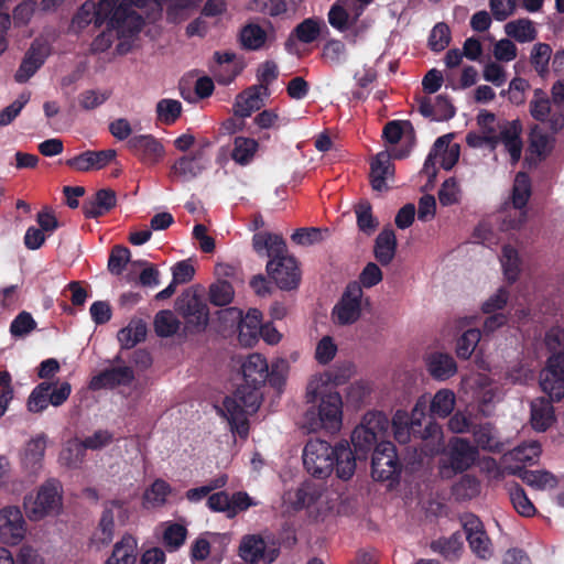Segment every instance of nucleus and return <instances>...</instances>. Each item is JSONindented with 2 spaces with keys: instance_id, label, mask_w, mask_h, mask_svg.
<instances>
[{
  "instance_id": "nucleus-1",
  "label": "nucleus",
  "mask_w": 564,
  "mask_h": 564,
  "mask_svg": "<svg viewBox=\"0 0 564 564\" xmlns=\"http://www.w3.org/2000/svg\"><path fill=\"white\" fill-rule=\"evenodd\" d=\"M243 384L232 397L224 400L219 412L230 425L232 433L246 438L249 432L247 416L257 412L261 403L260 388L269 378L267 358L258 352L246 356L240 362Z\"/></svg>"
},
{
  "instance_id": "nucleus-2",
  "label": "nucleus",
  "mask_w": 564,
  "mask_h": 564,
  "mask_svg": "<svg viewBox=\"0 0 564 564\" xmlns=\"http://www.w3.org/2000/svg\"><path fill=\"white\" fill-rule=\"evenodd\" d=\"M306 401L310 408L302 421V427L308 433L326 431L336 433L343 424V400L332 387L330 376H313L306 387Z\"/></svg>"
},
{
  "instance_id": "nucleus-3",
  "label": "nucleus",
  "mask_w": 564,
  "mask_h": 564,
  "mask_svg": "<svg viewBox=\"0 0 564 564\" xmlns=\"http://www.w3.org/2000/svg\"><path fill=\"white\" fill-rule=\"evenodd\" d=\"M303 464L317 478H326L335 469L340 479L347 480L356 470V457L346 441L335 446L319 438L308 441L303 449Z\"/></svg>"
},
{
  "instance_id": "nucleus-4",
  "label": "nucleus",
  "mask_w": 564,
  "mask_h": 564,
  "mask_svg": "<svg viewBox=\"0 0 564 564\" xmlns=\"http://www.w3.org/2000/svg\"><path fill=\"white\" fill-rule=\"evenodd\" d=\"M106 21L111 28H119L126 21L137 22V26L141 24V18L129 12L126 4L117 7V0H100L98 4L85 2L73 18L72 28L79 31L91 22L100 25Z\"/></svg>"
},
{
  "instance_id": "nucleus-5",
  "label": "nucleus",
  "mask_w": 564,
  "mask_h": 564,
  "mask_svg": "<svg viewBox=\"0 0 564 564\" xmlns=\"http://www.w3.org/2000/svg\"><path fill=\"white\" fill-rule=\"evenodd\" d=\"M477 124L480 132L499 140L510 155L512 164L517 163L522 153L521 124L518 120L496 122V116L488 110H480L477 115Z\"/></svg>"
},
{
  "instance_id": "nucleus-6",
  "label": "nucleus",
  "mask_w": 564,
  "mask_h": 564,
  "mask_svg": "<svg viewBox=\"0 0 564 564\" xmlns=\"http://www.w3.org/2000/svg\"><path fill=\"white\" fill-rule=\"evenodd\" d=\"M62 509V492L59 485L50 480L39 487L35 495L24 498V510L31 521H40L57 514Z\"/></svg>"
},
{
  "instance_id": "nucleus-7",
  "label": "nucleus",
  "mask_w": 564,
  "mask_h": 564,
  "mask_svg": "<svg viewBox=\"0 0 564 564\" xmlns=\"http://www.w3.org/2000/svg\"><path fill=\"white\" fill-rule=\"evenodd\" d=\"M390 422L380 412H368L364 415L359 425L351 434V443L355 448L361 452L370 451L375 445L387 442Z\"/></svg>"
},
{
  "instance_id": "nucleus-8",
  "label": "nucleus",
  "mask_w": 564,
  "mask_h": 564,
  "mask_svg": "<svg viewBox=\"0 0 564 564\" xmlns=\"http://www.w3.org/2000/svg\"><path fill=\"white\" fill-rule=\"evenodd\" d=\"M362 297L364 292L359 283H349L332 310V322L337 326L357 323L362 315Z\"/></svg>"
},
{
  "instance_id": "nucleus-9",
  "label": "nucleus",
  "mask_w": 564,
  "mask_h": 564,
  "mask_svg": "<svg viewBox=\"0 0 564 564\" xmlns=\"http://www.w3.org/2000/svg\"><path fill=\"white\" fill-rule=\"evenodd\" d=\"M362 6L349 0H337L329 9L328 23L339 32L350 31L354 37L366 31L367 24L360 21Z\"/></svg>"
},
{
  "instance_id": "nucleus-10",
  "label": "nucleus",
  "mask_w": 564,
  "mask_h": 564,
  "mask_svg": "<svg viewBox=\"0 0 564 564\" xmlns=\"http://www.w3.org/2000/svg\"><path fill=\"white\" fill-rule=\"evenodd\" d=\"M451 135H442L436 139L430 151L422 173H424L430 181L436 177V165L440 164L444 170H451L458 161L460 148L457 143L451 142Z\"/></svg>"
},
{
  "instance_id": "nucleus-11",
  "label": "nucleus",
  "mask_w": 564,
  "mask_h": 564,
  "mask_svg": "<svg viewBox=\"0 0 564 564\" xmlns=\"http://www.w3.org/2000/svg\"><path fill=\"white\" fill-rule=\"evenodd\" d=\"M176 310L185 319V332L198 333L206 328L209 319L207 304L195 293L185 292L176 301Z\"/></svg>"
},
{
  "instance_id": "nucleus-12",
  "label": "nucleus",
  "mask_w": 564,
  "mask_h": 564,
  "mask_svg": "<svg viewBox=\"0 0 564 564\" xmlns=\"http://www.w3.org/2000/svg\"><path fill=\"white\" fill-rule=\"evenodd\" d=\"M283 500L295 510L316 508L321 511L327 506L326 488L321 482L305 481L296 489L286 491Z\"/></svg>"
},
{
  "instance_id": "nucleus-13",
  "label": "nucleus",
  "mask_w": 564,
  "mask_h": 564,
  "mask_svg": "<svg viewBox=\"0 0 564 564\" xmlns=\"http://www.w3.org/2000/svg\"><path fill=\"white\" fill-rule=\"evenodd\" d=\"M531 116L541 122L547 123L553 132H557L564 128V105L552 100L540 89L533 94L530 101Z\"/></svg>"
},
{
  "instance_id": "nucleus-14",
  "label": "nucleus",
  "mask_w": 564,
  "mask_h": 564,
  "mask_svg": "<svg viewBox=\"0 0 564 564\" xmlns=\"http://www.w3.org/2000/svg\"><path fill=\"white\" fill-rule=\"evenodd\" d=\"M267 273L281 290H294L301 282L299 263L286 252L269 260Z\"/></svg>"
},
{
  "instance_id": "nucleus-15",
  "label": "nucleus",
  "mask_w": 564,
  "mask_h": 564,
  "mask_svg": "<svg viewBox=\"0 0 564 564\" xmlns=\"http://www.w3.org/2000/svg\"><path fill=\"white\" fill-rule=\"evenodd\" d=\"M72 387L68 382H63L52 389L50 382L37 384L28 399V410L32 413H41L51 404L53 406L62 405L69 397Z\"/></svg>"
},
{
  "instance_id": "nucleus-16",
  "label": "nucleus",
  "mask_w": 564,
  "mask_h": 564,
  "mask_svg": "<svg viewBox=\"0 0 564 564\" xmlns=\"http://www.w3.org/2000/svg\"><path fill=\"white\" fill-rule=\"evenodd\" d=\"M400 466L391 442H381L372 456L371 476L375 480L387 481L398 476Z\"/></svg>"
},
{
  "instance_id": "nucleus-17",
  "label": "nucleus",
  "mask_w": 564,
  "mask_h": 564,
  "mask_svg": "<svg viewBox=\"0 0 564 564\" xmlns=\"http://www.w3.org/2000/svg\"><path fill=\"white\" fill-rule=\"evenodd\" d=\"M26 532V524L21 510L14 506L0 509V541L4 544L20 543Z\"/></svg>"
},
{
  "instance_id": "nucleus-18",
  "label": "nucleus",
  "mask_w": 564,
  "mask_h": 564,
  "mask_svg": "<svg viewBox=\"0 0 564 564\" xmlns=\"http://www.w3.org/2000/svg\"><path fill=\"white\" fill-rule=\"evenodd\" d=\"M123 511V505L118 501L107 503L101 513L98 525L90 538V544L97 550L109 545L115 536V518Z\"/></svg>"
},
{
  "instance_id": "nucleus-19",
  "label": "nucleus",
  "mask_w": 564,
  "mask_h": 564,
  "mask_svg": "<svg viewBox=\"0 0 564 564\" xmlns=\"http://www.w3.org/2000/svg\"><path fill=\"white\" fill-rule=\"evenodd\" d=\"M540 384L550 398L560 400L564 397V354H554L549 358Z\"/></svg>"
},
{
  "instance_id": "nucleus-20",
  "label": "nucleus",
  "mask_w": 564,
  "mask_h": 564,
  "mask_svg": "<svg viewBox=\"0 0 564 564\" xmlns=\"http://www.w3.org/2000/svg\"><path fill=\"white\" fill-rule=\"evenodd\" d=\"M409 151H395L393 154L383 151L378 153L371 162L370 178L375 191L382 192L388 189V182L393 178L394 166L391 158L402 159Z\"/></svg>"
},
{
  "instance_id": "nucleus-21",
  "label": "nucleus",
  "mask_w": 564,
  "mask_h": 564,
  "mask_svg": "<svg viewBox=\"0 0 564 564\" xmlns=\"http://www.w3.org/2000/svg\"><path fill=\"white\" fill-rule=\"evenodd\" d=\"M425 404L424 400H419L411 413V419L409 414L404 410H398L392 417V427L394 433V438L401 443L406 444L411 438V429L415 425H421V420L425 415Z\"/></svg>"
},
{
  "instance_id": "nucleus-22",
  "label": "nucleus",
  "mask_w": 564,
  "mask_h": 564,
  "mask_svg": "<svg viewBox=\"0 0 564 564\" xmlns=\"http://www.w3.org/2000/svg\"><path fill=\"white\" fill-rule=\"evenodd\" d=\"M463 527L471 551L480 558L491 555V544L481 521L474 514L463 518Z\"/></svg>"
},
{
  "instance_id": "nucleus-23",
  "label": "nucleus",
  "mask_w": 564,
  "mask_h": 564,
  "mask_svg": "<svg viewBox=\"0 0 564 564\" xmlns=\"http://www.w3.org/2000/svg\"><path fill=\"white\" fill-rule=\"evenodd\" d=\"M129 147L145 164H156L165 155L164 145L151 134L135 135L129 140Z\"/></svg>"
},
{
  "instance_id": "nucleus-24",
  "label": "nucleus",
  "mask_w": 564,
  "mask_h": 564,
  "mask_svg": "<svg viewBox=\"0 0 564 564\" xmlns=\"http://www.w3.org/2000/svg\"><path fill=\"white\" fill-rule=\"evenodd\" d=\"M448 457L454 470L464 471L477 460L478 448L465 438L455 437L449 442Z\"/></svg>"
},
{
  "instance_id": "nucleus-25",
  "label": "nucleus",
  "mask_w": 564,
  "mask_h": 564,
  "mask_svg": "<svg viewBox=\"0 0 564 564\" xmlns=\"http://www.w3.org/2000/svg\"><path fill=\"white\" fill-rule=\"evenodd\" d=\"M265 94L267 89L262 85L251 86L238 94L232 106L235 117L240 119L250 117L252 112L263 106V96Z\"/></svg>"
},
{
  "instance_id": "nucleus-26",
  "label": "nucleus",
  "mask_w": 564,
  "mask_h": 564,
  "mask_svg": "<svg viewBox=\"0 0 564 564\" xmlns=\"http://www.w3.org/2000/svg\"><path fill=\"white\" fill-rule=\"evenodd\" d=\"M426 370L432 378L438 381H445L457 372L455 359L443 351H432L424 357Z\"/></svg>"
},
{
  "instance_id": "nucleus-27",
  "label": "nucleus",
  "mask_w": 564,
  "mask_h": 564,
  "mask_svg": "<svg viewBox=\"0 0 564 564\" xmlns=\"http://www.w3.org/2000/svg\"><path fill=\"white\" fill-rule=\"evenodd\" d=\"M112 149L102 151H86L67 161V165L79 172L100 170L107 166L116 158Z\"/></svg>"
},
{
  "instance_id": "nucleus-28",
  "label": "nucleus",
  "mask_w": 564,
  "mask_h": 564,
  "mask_svg": "<svg viewBox=\"0 0 564 564\" xmlns=\"http://www.w3.org/2000/svg\"><path fill=\"white\" fill-rule=\"evenodd\" d=\"M112 434L108 431L99 430L93 435L87 436L84 441L72 440L69 441L68 454L76 452V457L73 459L67 456L70 463H82L85 457L86 449L97 451L108 446L112 442Z\"/></svg>"
},
{
  "instance_id": "nucleus-29",
  "label": "nucleus",
  "mask_w": 564,
  "mask_h": 564,
  "mask_svg": "<svg viewBox=\"0 0 564 564\" xmlns=\"http://www.w3.org/2000/svg\"><path fill=\"white\" fill-rule=\"evenodd\" d=\"M134 378L133 370L128 366L106 369L90 380V388L99 390L104 388H115L117 386H127Z\"/></svg>"
},
{
  "instance_id": "nucleus-30",
  "label": "nucleus",
  "mask_w": 564,
  "mask_h": 564,
  "mask_svg": "<svg viewBox=\"0 0 564 564\" xmlns=\"http://www.w3.org/2000/svg\"><path fill=\"white\" fill-rule=\"evenodd\" d=\"M206 167L202 151L180 158L172 165V174L182 181L197 177Z\"/></svg>"
},
{
  "instance_id": "nucleus-31",
  "label": "nucleus",
  "mask_w": 564,
  "mask_h": 564,
  "mask_svg": "<svg viewBox=\"0 0 564 564\" xmlns=\"http://www.w3.org/2000/svg\"><path fill=\"white\" fill-rule=\"evenodd\" d=\"M138 540L133 535L126 533L113 545L110 556L104 564H135L137 562Z\"/></svg>"
},
{
  "instance_id": "nucleus-32",
  "label": "nucleus",
  "mask_w": 564,
  "mask_h": 564,
  "mask_svg": "<svg viewBox=\"0 0 564 564\" xmlns=\"http://www.w3.org/2000/svg\"><path fill=\"white\" fill-rule=\"evenodd\" d=\"M138 540L133 535L126 533L113 545L110 556L104 564H135L137 562Z\"/></svg>"
},
{
  "instance_id": "nucleus-33",
  "label": "nucleus",
  "mask_w": 564,
  "mask_h": 564,
  "mask_svg": "<svg viewBox=\"0 0 564 564\" xmlns=\"http://www.w3.org/2000/svg\"><path fill=\"white\" fill-rule=\"evenodd\" d=\"M262 314L257 308H250L247 314L240 319L239 341L243 346H252L257 343L261 333Z\"/></svg>"
},
{
  "instance_id": "nucleus-34",
  "label": "nucleus",
  "mask_w": 564,
  "mask_h": 564,
  "mask_svg": "<svg viewBox=\"0 0 564 564\" xmlns=\"http://www.w3.org/2000/svg\"><path fill=\"white\" fill-rule=\"evenodd\" d=\"M253 250L260 256L274 258L285 253V242L280 235L267 231L257 232L252 237Z\"/></svg>"
},
{
  "instance_id": "nucleus-35",
  "label": "nucleus",
  "mask_w": 564,
  "mask_h": 564,
  "mask_svg": "<svg viewBox=\"0 0 564 564\" xmlns=\"http://www.w3.org/2000/svg\"><path fill=\"white\" fill-rule=\"evenodd\" d=\"M116 204L117 196L115 191L101 188L89 202L84 204L83 210L87 218H97L112 209Z\"/></svg>"
},
{
  "instance_id": "nucleus-36",
  "label": "nucleus",
  "mask_w": 564,
  "mask_h": 564,
  "mask_svg": "<svg viewBox=\"0 0 564 564\" xmlns=\"http://www.w3.org/2000/svg\"><path fill=\"white\" fill-rule=\"evenodd\" d=\"M554 422V410L550 400L540 398L531 403V424L534 430L544 432Z\"/></svg>"
},
{
  "instance_id": "nucleus-37",
  "label": "nucleus",
  "mask_w": 564,
  "mask_h": 564,
  "mask_svg": "<svg viewBox=\"0 0 564 564\" xmlns=\"http://www.w3.org/2000/svg\"><path fill=\"white\" fill-rule=\"evenodd\" d=\"M397 238L394 231L384 228L377 237L375 243V257L382 264H389L395 254Z\"/></svg>"
},
{
  "instance_id": "nucleus-38",
  "label": "nucleus",
  "mask_w": 564,
  "mask_h": 564,
  "mask_svg": "<svg viewBox=\"0 0 564 564\" xmlns=\"http://www.w3.org/2000/svg\"><path fill=\"white\" fill-rule=\"evenodd\" d=\"M541 454V446L538 442L532 441L523 443L505 454L501 458L502 464H510L512 462L521 464H533L538 460Z\"/></svg>"
},
{
  "instance_id": "nucleus-39",
  "label": "nucleus",
  "mask_w": 564,
  "mask_h": 564,
  "mask_svg": "<svg viewBox=\"0 0 564 564\" xmlns=\"http://www.w3.org/2000/svg\"><path fill=\"white\" fill-rule=\"evenodd\" d=\"M46 449L45 435H37L30 440L24 448L22 463L25 468L35 470L40 467Z\"/></svg>"
},
{
  "instance_id": "nucleus-40",
  "label": "nucleus",
  "mask_w": 564,
  "mask_h": 564,
  "mask_svg": "<svg viewBox=\"0 0 564 564\" xmlns=\"http://www.w3.org/2000/svg\"><path fill=\"white\" fill-rule=\"evenodd\" d=\"M455 404V393L449 389H441L430 402V413L434 417H447L453 412Z\"/></svg>"
},
{
  "instance_id": "nucleus-41",
  "label": "nucleus",
  "mask_w": 564,
  "mask_h": 564,
  "mask_svg": "<svg viewBox=\"0 0 564 564\" xmlns=\"http://www.w3.org/2000/svg\"><path fill=\"white\" fill-rule=\"evenodd\" d=\"M473 436L477 447L484 451L497 453L503 447L494 426L489 423L476 426L473 430Z\"/></svg>"
},
{
  "instance_id": "nucleus-42",
  "label": "nucleus",
  "mask_w": 564,
  "mask_h": 564,
  "mask_svg": "<svg viewBox=\"0 0 564 564\" xmlns=\"http://www.w3.org/2000/svg\"><path fill=\"white\" fill-rule=\"evenodd\" d=\"M505 32L520 43L532 42L538 35L533 22L524 18L508 22L505 25Z\"/></svg>"
},
{
  "instance_id": "nucleus-43",
  "label": "nucleus",
  "mask_w": 564,
  "mask_h": 564,
  "mask_svg": "<svg viewBox=\"0 0 564 564\" xmlns=\"http://www.w3.org/2000/svg\"><path fill=\"white\" fill-rule=\"evenodd\" d=\"M171 494L172 487L170 484L159 478L144 491V505L148 508H161L166 503Z\"/></svg>"
},
{
  "instance_id": "nucleus-44",
  "label": "nucleus",
  "mask_w": 564,
  "mask_h": 564,
  "mask_svg": "<svg viewBox=\"0 0 564 564\" xmlns=\"http://www.w3.org/2000/svg\"><path fill=\"white\" fill-rule=\"evenodd\" d=\"M259 148L257 140L247 137H237L234 140V149L231 152L232 160L239 165L249 164Z\"/></svg>"
},
{
  "instance_id": "nucleus-45",
  "label": "nucleus",
  "mask_w": 564,
  "mask_h": 564,
  "mask_svg": "<svg viewBox=\"0 0 564 564\" xmlns=\"http://www.w3.org/2000/svg\"><path fill=\"white\" fill-rule=\"evenodd\" d=\"M265 542L258 535H248L241 540L239 554L248 563H258L264 557Z\"/></svg>"
},
{
  "instance_id": "nucleus-46",
  "label": "nucleus",
  "mask_w": 564,
  "mask_h": 564,
  "mask_svg": "<svg viewBox=\"0 0 564 564\" xmlns=\"http://www.w3.org/2000/svg\"><path fill=\"white\" fill-rule=\"evenodd\" d=\"M147 336V325L142 319H132L127 327L118 333L122 348L129 349L142 341Z\"/></svg>"
},
{
  "instance_id": "nucleus-47",
  "label": "nucleus",
  "mask_w": 564,
  "mask_h": 564,
  "mask_svg": "<svg viewBox=\"0 0 564 564\" xmlns=\"http://www.w3.org/2000/svg\"><path fill=\"white\" fill-rule=\"evenodd\" d=\"M43 63L44 56L32 46L14 75L15 80L18 83L28 82Z\"/></svg>"
},
{
  "instance_id": "nucleus-48",
  "label": "nucleus",
  "mask_w": 564,
  "mask_h": 564,
  "mask_svg": "<svg viewBox=\"0 0 564 564\" xmlns=\"http://www.w3.org/2000/svg\"><path fill=\"white\" fill-rule=\"evenodd\" d=\"M181 327V322L170 310H163L156 313L154 317V330L160 337H171L175 335Z\"/></svg>"
},
{
  "instance_id": "nucleus-49",
  "label": "nucleus",
  "mask_w": 564,
  "mask_h": 564,
  "mask_svg": "<svg viewBox=\"0 0 564 564\" xmlns=\"http://www.w3.org/2000/svg\"><path fill=\"white\" fill-rule=\"evenodd\" d=\"M500 262L507 281L509 283L516 282L520 274V258L517 249L509 245L505 246L502 248Z\"/></svg>"
},
{
  "instance_id": "nucleus-50",
  "label": "nucleus",
  "mask_w": 564,
  "mask_h": 564,
  "mask_svg": "<svg viewBox=\"0 0 564 564\" xmlns=\"http://www.w3.org/2000/svg\"><path fill=\"white\" fill-rule=\"evenodd\" d=\"M554 138L543 132L540 127H534L530 134V152L540 159L549 155L553 149Z\"/></svg>"
},
{
  "instance_id": "nucleus-51",
  "label": "nucleus",
  "mask_w": 564,
  "mask_h": 564,
  "mask_svg": "<svg viewBox=\"0 0 564 564\" xmlns=\"http://www.w3.org/2000/svg\"><path fill=\"white\" fill-rule=\"evenodd\" d=\"M433 551L441 553L448 560L458 557L463 550V536L460 533H453L449 538L438 539L431 544Z\"/></svg>"
},
{
  "instance_id": "nucleus-52",
  "label": "nucleus",
  "mask_w": 564,
  "mask_h": 564,
  "mask_svg": "<svg viewBox=\"0 0 564 564\" xmlns=\"http://www.w3.org/2000/svg\"><path fill=\"white\" fill-rule=\"evenodd\" d=\"M383 137L391 144L398 143L402 138H406L412 142L414 130L409 121H390L383 129Z\"/></svg>"
},
{
  "instance_id": "nucleus-53",
  "label": "nucleus",
  "mask_w": 564,
  "mask_h": 564,
  "mask_svg": "<svg viewBox=\"0 0 564 564\" xmlns=\"http://www.w3.org/2000/svg\"><path fill=\"white\" fill-rule=\"evenodd\" d=\"M521 479L529 486L536 489L553 488L556 485L555 477L546 470H522L518 471Z\"/></svg>"
},
{
  "instance_id": "nucleus-54",
  "label": "nucleus",
  "mask_w": 564,
  "mask_h": 564,
  "mask_svg": "<svg viewBox=\"0 0 564 564\" xmlns=\"http://www.w3.org/2000/svg\"><path fill=\"white\" fill-rule=\"evenodd\" d=\"M182 109V104L176 99H161L155 108L156 118L164 124H172L180 118Z\"/></svg>"
},
{
  "instance_id": "nucleus-55",
  "label": "nucleus",
  "mask_w": 564,
  "mask_h": 564,
  "mask_svg": "<svg viewBox=\"0 0 564 564\" xmlns=\"http://www.w3.org/2000/svg\"><path fill=\"white\" fill-rule=\"evenodd\" d=\"M531 196V182L525 173H518L514 178L511 202L514 207L527 208L528 200Z\"/></svg>"
},
{
  "instance_id": "nucleus-56",
  "label": "nucleus",
  "mask_w": 564,
  "mask_h": 564,
  "mask_svg": "<svg viewBox=\"0 0 564 564\" xmlns=\"http://www.w3.org/2000/svg\"><path fill=\"white\" fill-rule=\"evenodd\" d=\"M528 220V209L524 207H507L501 217V229L520 230Z\"/></svg>"
},
{
  "instance_id": "nucleus-57",
  "label": "nucleus",
  "mask_w": 564,
  "mask_h": 564,
  "mask_svg": "<svg viewBox=\"0 0 564 564\" xmlns=\"http://www.w3.org/2000/svg\"><path fill=\"white\" fill-rule=\"evenodd\" d=\"M479 468L482 473L487 475L488 478L500 480L505 477L506 474H513L516 475L518 471H520L519 466H512L510 464H503V466H500L496 459L491 457H484L479 460Z\"/></svg>"
},
{
  "instance_id": "nucleus-58",
  "label": "nucleus",
  "mask_w": 564,
  "mask_h": 564,
  "mask_svg": "<svg viewBox=\"0 0 564 564\" xmlns=\"http://www.w3.org/2000/svg\"><path fill=\"white\" fill-rule=\"evenodd\" d=\"M209 301L216 306H225L231 303L235 296L232 285L224 280H219L209 286Z\"/></svg>"
},
{
  "instance_id": "nucleus-59",
  "label": "nucleus",
  "mask_w": 564,
  "mask_h": 564,
  "mask_svg": "<svg viewBox=\"0 0 564 564\" xmlns=\"http://www.w3.org/2000/svg\"><path fill=\"white\" fill-rule=\"evenodd\" d=\"M164 525L163 543L169 551H176L184 544L187 530L178 523L167 522Z\"/></svg>"
},
{
  "instance_id": "nucleus-60",
  "label": "nucleus",
  "mask_w": 564,
  "mask_h": 564,
  "mask_svg": "<svg viewBox=\"0 0 564 564\" xmlns=\"http://www.w3.org/2000/svg\"><path fill=\"white\" fill-rule=\"evenodd\" d=\"M338 351V346L332 336H323L315 346L314 358L319 365H328L334 360Z\"/></svg>"
},
{
  "instance_id": "nucleus-61",
  "label": "nucleus",
  "mask_w": 564,
  "mask_h": 564,
  "mask_svg": "<svg viewBox=\"0 0 564 564\" xmlns=\"http://www.w3.org/2000/svg\"><path fill=\"white\" fill-rule=\"evenodd\" d=\"M240 40L246 48L259 50L265 43L267 33L261 26L249 24L242 29Z\"/></svg>"
},
{
  "instance_id": "nucleus-62",
  "label": "nucleus",
  "mask_w": 564,
  "mask_h": 564,
  "mask_svg": "<svg viewBox=\"0 0 564 564\" xmlns=\"http://www.w3.org/2000/svg\"><path fill=\"white\" fill-rule=\"evenodd\" d=\"M510 500L516 511L523 517H532L536 509L525 495L524 490L518 485L510 488Z\"/></svg>"
},
{
  "instance_id": "nucleus-63",
  "label": "nucleus",
  "mask_w": 564,
  "mask_h": 564,
  "mask_svg": "<svg viewBox=\"0 0 564 564\" xmlns=\"http://www.w3.org/2000/svg\"><path fill=\"white\" fill-rule=\"evenodd\" d=\"M480 340V330L473 328L466 330L457 341L456 352L459 358L468 359Z\"/></svg>"
},
{
  "instance_id": "nucleus-64",
  "label": "nucleus",
  "mask_w": 564,
  "mask_h": 564,
  "mask_svg": "<svg viewBox=\"0 0 564 564\" xmlns=\"http://www.w3.org/2000/svg\"><path fill=\"white\" fill-rule=\"evenodd\" d=\"M454 492L459 499H471L480 492V482L476 477L465 475L455 484Z\"/></svg>"
}]
</instances>
